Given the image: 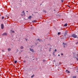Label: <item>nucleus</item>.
Here are the masks:
<instances>
[{
    "instance_id": "20e7f679",
    "label": "nucleus",
    "mask_w": 78,
    "mask_h": 78,
    "mask_svg": "<svg viewBox=\"0 0 78 78\" xmlns=\"http://www.w3.org/2000/svg\"><path fill=\"white\" fill-rule=\"evenodd\" d=\"M1 27L2 29H3L4 28V25H3V24H2L1 25Z\"/></svg>"
},
{
    "instance_id": "f3484780",
    "label": "nucleus",
    "mask_w": 78,
    "mask_h": 78,
    "mask_svg": "<svg viewBox=\"0 0 78 78\" xmlns=\"http://www.w3.org/2000/svg\"><path fill=\"white\" fill-rule=\"evenodd\" d=\"M34 76V75H32V76H31V78H33Z\"/></svg>"
},
{
    "instance_id": "aec40b11",
    "label": "nucleus",
    "mask_w": 78,
    "mask_h": 78,
    "mask_svg": "<svg viewBox=\"0 0 78 78\" xmlns=\"http://www.w3.org/2000/svg\"><path fill=\"white\" fill-rule=\"evenodd\" d=\"M60 34V32H58V34Z\"/></svg>"
},
{
    "instance_id": "f704fd0d",
    "label": "nucleus",
    "mask_w": 78,
    "mask_h": 78,
    "mask_svg": "<svg viewBox=\"0 0 78 78\" xmlns=\"http://www.w3.org/2000/svg\"><path fill=\"white\" fill-rule=\"evenodd\" d=\"M76 59H77V61H78V58H76Z\"/></svg>"
},
{
    "instance_id": "4c0bfd02",
    "label": "nucleus",
    "mask_w": 78,
    "mask_h": 78,
    "mask_svg": "<svg viewBox=\"0 0 78 78\" xmlns=\"http://www.w3.org/2000/svg\"><path fill=\"white\" fill-rule=\"evenodd\" d=\"M6 17H7V15H6Z\"/></svg>"
},
{
    "instance_id": "7c9ffc66",
    "label": "nucleus",
    "mask_w": 78,
    "mask_h": 78,
    "mask_svg": "<svg viewBox=\"0 0 78 78\" xmlns=\"http://www.w3.org/2000/svg\"><path fill=\"white\" fill-rule=\"evenodd\" d=\"M58 56H60V55L59 54H58Z\"/></svg>"
},
{
    "instance_id": "4468645a",
    "label": "nucleus",
    "mask_w": 78,
    "mask_h": 78,
    "mask_svg": "<svg viewBox=\"0 0 78 78\" xmlns=\"http://www.w3.org/2000/svg\"><path fill=\"white\" fill-rule=\"evenodd\" d=\"M11 31H12V33H14L15 31L14 30H11Z\"/></svg>"
},
{
    "instance_id": "cd10ccee",
    "label": "nucleus",
    "mask_w": 78,
    "mask_h": 78,
    "mask_svg": "<svg viewBox=\"0 0 78 78\" xmlns=\"http://www.w3.org/2000/svg\"><path fill=\"white\" fill-rule=\"evenodd\" d=\"M2 52H4V50H2Z\"/></svg>"
},
{
    "instance_id": "a19ab883",
    "label": "nucleus",
    "mask_w": 78,
    "mask_h": 78,
    "mask_svg": "<svg viewBox=\"0 0 78 78\" xmlns=\"http://www.w3.org/2000/svg\"><path fill=\"white\" fill-rule=\"evenodd\" d=\"M33 60H34V59H33Z\"/></svg>"
},
{
    "instance_id": "4be33fe9",
    "label": "nucleus",
    "mask_w": 78,
    "mask_h": 78,
    "mask_svg": "<svg viewBox=\"0 0 78 78\" xmlns=\"http://www.w3.org/2000/svg\"><path fill=\"white\" fill-rule=\"evenodd\" d=\"M56 49H55V52H56Z\"/></svg>"
},
{
    "instance_id": "9d476101",
    "label": "nucleus",
    "mask_w": 78,
    "mask_h": 78,
    "mask_svg": "<svg viewBox=\"0 0 78 78\" xmlns=\"http://www.w3.org/2000/svg\"><path fill=\"white\" fill-rule=\"evenodd\" d=\"M64 26L65 27H67V24L66 23L65 24H64Z\"/></svg>"
},
{
    "instance_id": "c9c22d12",
    "label": "nucleus",
    "mask_w": 78,
    "mask_h": 78,
    "mask_svg": "<svg viewBox=\"0 0 78 78\" xmlns=\"http://www.w3.org/2000/svg\"><path fill=\"white\" fill-rule=\"evenodd\" d=\"M61 30H62V29H61Z\"/></svg>"
},
{
    "instance_id": "72a5a7b5",
    "label": "nucleus",
    "mask_w": 78,
    "mask_h": 78,
    "mask_svg": "<svg viewBox=\"0 0 78 78\" xmlns=\"http://www.w3.org/2000/svg\"><path fill=\"white\" fill-rule=\"evenodd\" d=\"M53 62H55V60H54Z\"/></svg>"
},
{
    "instance_id": "c85d7f7f",
    "label": "nucleus",
    "mask_w": 78,
    "mask_h": 78,
    "mask_svg": "<svg viewBox=\"0 0 78 78\" xmlns=\"http://www.w3.org/2000/svg\"><path fill=\"white\" fill-rule=\"evenodd\" d=\"M78 44V42H77L76 43V44L77 45V44Z\"/></svg>"
},
{
    "instance_id": "58836bf2",
    "label": "nucleus",
    "mask_w": 78,
    "mask_h": 78,
    "mask_svg": "<svg viewBox=\"0 0 78 78\" xmlns=\"http://www.w3.org/2000/svg\"><path fill=\"white\" fill-rule=\"evenodd\" d=\"M0 16H1V14H0Z\"/></svg>"
},
{
    "instance_id": "6e6552de",
    "label": "nucleus",
    "mask_w": 78,
    "mask_h": 78,
    "mask_svg": "<svg viewBox=\"0 0 78 78\" xmlns=\"http://www.w3.org/2000/svg\"><path fill=\"white\" fill-rule=\"evenodd\" d=\"M37 41H39V42H41V40L39 39L38 38L37 40H36Z\"/></svg>"
},
{
    "instance_id": "9b49d317",
    "label": "nucleus",
    "mask_w": 78,
    "mask_h": 78,
    "mask_svg": "<svg viewBox=\"0 0 78 78\" xmlns=\"http://www.w3.org/2000/svg\"><path fill=\"white\" fill-rule=\"evenodd\" d=\"M21 49H23V46H21L20 47Z\"/></svg>"
},
{
    "instance_id": "ddd939ff",
    "label": "nucleus",
    "mask_w": 78,
    "mask_h": 78,
    "mask_svg": "<svg viewBox=\"0 0 78 78\" xmlns=\"http://www.w3.org/2000/svg\"><path fill=\"white\" fill-rule=\"evenodd\" d=\"M34 22H36V20H34L32 21V23H34Z\"/></svg>"
},
{
    "instance_id": "e433bc0d",
    "label": "nucleus",
    "mask_w": 78,
    "mask_h": 78,
    "mask_svg": "<svg viewBox=\"0 0 78 78\" xmlns=\"http://www.w3.org/2000/svg\"><path fill=\"white\" fill-rule=\"evenodd\" d=\"M27 12H28V11H26Z\"/></svg>"
},
{
    "instance_id": "1a4fd4ad",
    "label": "nucleus",
    "mask_w": 78,
    "mask_h": 78,
    "mask_svg": "<svg viewBox=\"0 0 78 78\" xmlns=\"http://www.w3.org/2000/svg\"><path fill=\"white\" fill-rule=\"evenodd\" d=\"M8 51H11V49L10 48H8Z\"/></svg>"
},
{
    "instance_id": "a211bd4d",
    "label": "nucleus",
    "mask_w": 78,
    "mask_h": 78,
    "mask_svg": "<svg viewBox=\"0 0 78 78\" xmlns=\"http://www.w3.org/2000/svg\"><path fill=\"white\" fill-rule=\"evenodd\" d=\"M73 78H76V76H73Z\"/></svg>"
},
{
    "instance_id": "a878e982",
    "label": "nucleus",
    "mask_w": 78,
    "mask_h": 78,
    "mask_svg": "<svg viewBox=\"0 0 78 78\" xmlns=\"http://www.w3.org/2000/svg\"><path fill=\"white\" fill-rule=\"evenodd\" d=\"M62 1V3L63 2H64V1L62 0H61Z\"/></svg>"
},
{
    "instance_id": "2f4dec72",
    "label": "nucleus",
    "mask_w": 78,
    "mask_h": 78,
    "mask_svg": "<svg viewBox=\"0 0 78 78\" xmlns=\"http://www.w3.org/2000/svg\"><path fill=\"white\" fill-rule=\"evenodd\" d=\"M53 55H55V52H54L53 53Z\"/></svg>"
},
{
    "instance_id": "7ed1b4c3",
    "label": "nucleus",
    "mask_w": 78,
    "mask_h": 78,
    "mask_svg": "<svg viewBox=\"0 0 78 78\" xmlns=\"http://www.w3.org/2000/svg\"><path fill=\"white\" fill-rule=\"evenodd\" d=\"M2 36H7V33H4L3 34H2Z\"/></svg>"
},
{
    "instance_id": "79ce46f5",
    "label": "nucleus",
    "mask_w": 78,
    "mask_h": 78,
    "mask_svg": "<svg viewBox=\"0 0 78 78\" xmlns=\"http://www.w3.org/2000/svg\"><path fill=\"white\" fill-rule=\"evenodd\" d=\"M31 47H32V46H31Z\"/></svg>"
},
{
    "instance_id": "bb28decb",
    "label": "nucleus",
    "mask_w": 78,
    "mask_h": 78,
    "mask_svg": "<svg viewBox=\"0 0 78 78\" xmlns=\"http://www.w3.org/2000/svg\"><path fill=\"white\" fill-rule=\"evenodd\" d=\"M26 62L25 61V60H24V61H23V62Z\"/></svg>"
},
{
    "instance_id": "b1692460",
    "label": "nucleus",
    "mask_w": 78,
    "mask_h": 78,
    "mask_svg": "<svg viewBox=\"0 0 78 78\" xmlns=\"http://www.w3.org/2000/svg\"><path fill=\"white\" fill-rule=\"evenodd\" d=\"M25 40L26 41H28V39H25Z\"/></svg>"
},
{
    "instance_id": "412c9836",
    "label": "nucleus",
    "mask_w": 78,
    "mask_h": 78,
    "mask_svg": "<svg viewBox=\"0 0 78 78\" xmlns=\"http://www.w3.org/2000/svg\"><path fill=\"white\" fill-rule=\"evenodd\" d=\"M66 71H68V73H70V72L69 71H68V70H66Z\"/></svg>"
},
{
    "instance_id": "6ab92c4d",
    "label": "nucleus",
    "mask_w": 78,
    "mask_h": 78,
    "mask_svg": "<svg viewBox=\"0 0 78 78\" xmlns=\"http://www.w3.org/2000/svg\"><path fill=\"white\" fill-rule=\"evenodd\" d=\"M4 19V16H2V19Z\"/></svg>"
},
{
    "instance_id": "393cba45",
    "label": "nucleus",
    "mask_w": 78,
    "mask_h": 78,
    "mask_svg": "<svg viewBox=\"0 0 78 78\" xmlns=\"http://www.w3.org/2000/svg\"><path fill=\"white\" fill-rule=\"evenodd\" d=\"M51 48H50V50H49V51H51Z\"/></svg>"
},
{
    "instance_id": "423d86ee",
    "label": "nucleus",
    "mask_w": 78,
    "mask_h": 78,
    "mask_svg": "<svg viewBox=\"0 0 78 78\" xmlns=\"http://www.w3.org/2000/svg\"><path fill=\"white\" fill-rule=\"evenodd\" d=\"M63 45H64V48H65V46H66V44L64 43H63Z\"/></svg>"
},
{
    "instance_id": "0eeeda50",
    "label": "nucleus",
    "mask_w": 78,
    "mask_h": 78,
    "mask_svg": "<svg viewBox=\"0 0 78 78\" xmlns=\"http://www.w3.org/2000/svg\"><path fill=\"white\" fill-rule=\"evenodd\" d=\"M43 62H47V60H45V59H43Z\"/></svg>"
},
{
    "instance_id": "5701e85b",
    "label": "nucleus",
    "mask_w": 78,
    "mask_h": 78,
    "mask_svg": "<svg viewBox=\"0 0 78 78\" xmlns=\"http://www.w3.org/2000/svg\"><path fill=\"white\" fill-rule=\"evenodd\" d=\"M44 12H46V11H45V10H44Z\"/></svg>"
},
{
    "instance_id": "f257e3e1",
    "label": "nucleus",
    "mask_w": 78,
    "mask_h": 78,
    "mask_svg": "<svg viewBox=\"0 0 78 78\" xmlns=\"http://www.w3.org/2000/svg\"><path fill=\"white\" fill-rule=\"evenodd\" d=\"M77 36H78L76 35L75 34H73L72 35V37L74 38H76V37H77Z\"/></svg>"
},
{
    "instance_id": "ea45409f",
    "label": "nucleus",
    "mask_w": 78,
    "mask_h": 78,
    "mask_svg": "<svg viewBox=\"0 0 78 78\" xmlns=\"http://www.w3.org/2000/svg\"><path fill=\"white\" fill-rule=\"evenodd\" d=\"M31 29H33V28L32 27V28H31Z\"/></svg>"
},
{
    "instance_id": "dca6fc26",
    "label": "nucleus",
    "mask_w": 78,
    "mask_h": 78,
    "mask_svg": "<svg viewBox=\"0 0 78 78\" xmlns=\"http://www.w3.org/2000/svg\"><path fill=\"white\" fill-rule=\"evenodd\" d=\"M23 15H25V13H24V11H23Z\"/></svg>"
},
{
    "instance_id": "f8f14e48",
    "label": "nucleus",
    "mask_w": 78,
    "mask_h": 78,
    "mask_svg": "<svg viewBox=\"0 0 78 78\" xmlns=\"http://www.w3.org/2000/svg\"><path fill=\"white\" fill-rule=\"evenodd\" d=\"M31 18V16H30L29 17H28V19H30Z\"/></svg>"
},
{
    "instance_id": "473e14b6",
    "label": "nucleus",
    "mask_w": 78,
    "mask_h": 78,
    "mask_svg": "<svg viewBox=\"0 0 78 78\" xmlns=\"http://www.w3.org/2000/svg\"><path fill=\"white\" fill-rule=\"evenodd\" d=\"M61 55H63V54L62 53V54H61Z\"/></svg>"
},
{
    "instance_id": "39448f33",
    "label": "nucleus",
    "mask_w": 78,
    "mask_h": 78,
    "mask_svg": "<svg viewBox=\"0 0 78 78\" xmlns=\"http://www.w3.org/2000/svg\"><path fill=\"white\" fill-rule=\"evenodd\" d=\"M30 51L32 52V53H33V52H34V50H33V49H31V48H30Z\"/></svg>"
},
{
    "instance_id": "f03ea898",
    "label": "nucleus",
    "mask_w": 78,
    "mask_h": 78,
    "mask_svg": "<svg viewBox=\"0 0 78 78\" xmlns=\"http://www.w3.org/2000/svg\"><path fill=\"white\" fill-rule=\"evenodd\" d=\"M67 34V31L66 30L65 32V34L64 35V36L66 37Z\"/></svg>"
},
{
    "instance_id": "2eb2a0df",
    "label": "nucleus",
    "mask_w": 78,
    "mask_h": 78,
    "mask_svg": "<svg viewBox=\"0 0 78 78\" xmlns=\"http://www.w3.org/2000/svg\"><path fill=\"white\" fill-rule=\"evenodd\" d=\"M17 61H15L14 62H15V63H17Z\"/></svg>"
},
{
    "instance_id": "c756f323",
    "label": "nucleus",
    "mask_w": 78,
    "mask_h": 78,
    "mask_svg": "<svg viewBox=\"0 0 78 78\" xmlns=\"http://www.w3.org/2000/svg\"><path fill=\"white\" fill-rule=\"evenodd\" d=\"M68 7H69V8H70V6H69V5H68Z\"/></svg>"
}]
</instances>
